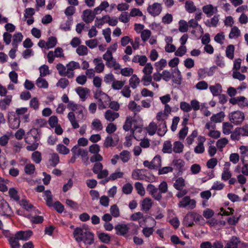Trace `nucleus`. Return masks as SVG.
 Here are the masks:
<instances>
[{"instance_id": "19", "label": "nucleus", "mask_w": 248, "mask_h": 248, "mask_svg": "<svg viewBox=\"0 0 248 248\" xmlns=\"http://www.w3.org/2000/svg\"><path fill=\"white\" fill-rule=\"evenodd\" d=\"M93 63L95 65V70L97 73H101L103 71L105 67L101 58H95L93 60Z\"/></svg>"}, {"instance_id": "59", "label": "nucleus", "mask_w": 248, "mask_h": 248, "mask_svg": "<svg viewBox=\"0 0 248 248\" xmlns=\"http://www.w3.org/2000/svg\"><path fill=\"white\" fill-rule=\"evenodd\" d=\"M88 48L87 47L83 45L79 46L76 49L77 53L79 56H84L88 54Z\"/></svg>"}, {"instance_id": "30", "label": "nucleus", "mask_w": 248, "mask_h": 248, "mask_svg": "<svg viewBox=\"0 0 248 248\" xmlns=\"http://www.w3.org/2000/svg\"><path fill=\"white\" fill-rule=\"evenodd\" d=\"M152 206V200L149 198L144 199L142 202V210L147 212L149 211Z\"/></svg>"}, {"instance_id": "47", "label": "nucleus", "mask_w": 248, "mask_h": 248, "mask_svg": "<svg viewBox=\"0 0 248 248\" xmlns=\"http://www.w3.org/2000/svg\"><path fill=\"white\" fill-rule=\"evenodd\" d=\"M60 159L58 155L56 153H54L51 155V158L49 159V162L50 165L52 167H55L59 162Z\"/></svg>"}, {"instance_id": "22", "label": "nucleus", "mask_w": 248, "mask_h": 248, "mask_svg": "<svg viewBox=\"0 0 248 248\" xmlns=\"http://www.w3.org/2000/svg\"><path fill=\"white\" fill-rule=\"evenodd\" d=\"M23 36L21 33L18 32L14 34L12 45L14 48H17L18 44L21 42L23 39Z\"/></svg>"}, {"instance_id": "37", "label": "nucleus", "mask_w": 248, "mask_h": 248, "mask_svg": "<svg viewBox=\"0 0 248 248\" xmlns=\"http://www.w3.org/2000/svg\"><path fill=\"white\" fill-rule=\"evenodd\" d=\"M20 205L28 211L35 208L34 206L29 202V201L26 199H22L19 201Z\"/></svg>"}, {"instance_id": "5", "label": "nucleus", "mask_w": 248, "mask_h": 248, "mask_svg": "<svg viewBox=\"0 0 248 248\" xmlns=\"http://www.w3.org/2000/svg\"><path fill=\"white\" fill-rule=\"evenodd\" d=\"M178 205L180 208L193 209L196 206V202L194 199H191L189 196H186L178 202Z\"/></svg>"}, {"instance_id": "48", "label": "nucleus", "mask_w": 248, "mask_h": 248, "mask_svg": "<svg viewBox=\"0 0 248 248\" xmlns=\"http://www.w3.org/2000/svg\"><path fill=\"white\" fill-rule=\"evenodd\" d=\"M135 187L137 191V193L141 196L145 195V191L142 183L140 182H136L135 184Z\"/></svg>"}, {"instance_id": "6", "label": "nucleus", "mask_w": 248, "mask_h": 248, "mask_svg": "<svg viewBox=\"0 0 248 248\" xmlns=\"http://www.w3.org/2000/svg\"><path fill=\"white\" fill-rule=\"evenodd\" d=\"M147 191L156 200L160 201L162 199V195L158 189L152 184H148L147 186Z\"/></svg>"}, {"instance_id": "54", "label": "nucleus", "mask_w": 248, "mask_h": 248, "mask_svg": "<svg viewBox=\"0 0 248 248\" xmlns=\"http://www.w3.org/2000/svg\"><path fill=\"white\" fill-rule=\"evenodd\" d=\"M110 212L111 215L115 217L120 216V210L116 204H113L110 208Z\"/></svg>"}, {"instance_id": "24", "label": "nucleus", "mask_w": 248, "mask_h": 248, "mask_svg": "<svg viewBox=\"0 0 248 248\" xmlns=\"http://www.w3.org/2000/svg\"><path fill=\"white\" fill-rule=\"evenodd\" d=\"M171 78L174 83L176 84H180L182 77L181 72L177 68L173 70Z\"/></svg>"}, {"instance_id": "50", "label": "nucleus", "mask_w": 248, "mask_h": 248, "mask_svg": "<svg viewBox=\"0 0 248 248\" xmlns=\"http://www.w3.org/2000/svg\"><path fill=\"white\" fill-rule=\"evenodd\" d=\"M125 81L115 80L112 83L111 87L114 90H119L124 86Z\"/></svg>"}, {"instance_id": "29", "label": "nucleus", "mask_w": 248, "mask_h": 248, "mask_svg": "<svg viewBox=\"0 0 248 248\" xmlns=\"http://www.w3.org/2000/svg\"><path fill=\"white\" fill-rule=\"evenodd\" d=\"M129 85L133 89H136L140 83V79L135 74L133 75L129 79Z\"/></svg>"}, {"instance_id": "12", "label": "nucleus", "mask_w": 248, "mask_h": 248, "mask_svg": "<svg viewBox=\"0 0 248 248\" xmlns=\"http://www.w3.org/2000/svg\"><path fill=\"white\" fill-rule=\"evenodd\" d=\"M12 95H8L0 100V109L1 110H5L8 108L12 102Z\"/></svg>"}, {"instance_id": "25", "label": "nucleus", "mask_w": 248, "mask_h": 248, "mask_svg": "<svg viewBox=\"0 0 248 248\" xmlns=\"http://www.w3.org/2000/svg\"><path fill=\"white\" fill-rule=\"evenodd\" d=\"M224 117V113L222 111H221L212 115L210 118V120L211 121L216 123H221L223 120Z\"/></svg>"}, {"instance_id": "13", "label": "nucleus", "mask_w": 248, "mask_h": 248, "mask_svg": "<svg viewBox=\"0 0 248 248\" xmlns=\"http://www.w3.org/2000/svg\"><path fill=\"white\" fill-rule=\"evenodd\" d=\"M32 232L30 230L27 231H19L17 232L15 236L19 240L26 241L28 240L32 235Z\"/></svg>"}, {"instance_id": "33", "label": "nucleus", "mask_w": 248, "mask_h": 248, "mask_svg": "<svg viewBox=\"0 0 248 248\" xmlns=\"http://www.w3.org/2000/svg\"><path fill=\"white\" fill-rule=\"evenodd\" d=\"M172 165L173 166V169L180 172L181 171L182 168L184 166V162L181 159L174 160L172 162Z\"/></svg>"}, {"instance_id": "64", "label": "nucleus", "mask_w": 248, "mask_h": 248, "mask_svg": "<svg viewBox=\"0 0 248 248\" xmlns=\"http://www.w3.org/2000/svg\"><path fill=\"white\" fill-rule=\"evenodd\" d=\"M154 169L159 168L161 165V158L159 155H156L152 160Z\"/></svg>"}, {"instance_id": "36", "label": "nucleus", "mask_w": 248, "mask_h": 248, "mask_svg": "<svg viewBox=\"0 0 248 248\" xmlns=\"http://www.w3.org/2000/svg\"><path fill=\"white\" fill-rule=\"evenodd\" d=\"M184 145L180 141H177L173 143V151L175 153L180 154L183 151Z\"/></svg>"}, {"instance_id": "34", "label": "nucleus", "mask_w": 248, "mask_h": 248, "mask_svg": "<svg viewBox=\"0 0 248 248\" xmlns=\"http://www.w3.org/2000/svg\"><path fill=\"white\" fill-rule=\"evenodd\" d=\"M233 128L232 124L229 122H224L222 125L223 133L225 135H229L232 133V130Z\"/></svg>"}, {"instance_id": "15", "label": "nucleus", "mask_w": 248, "mask_h": 248, "mask_svg": "<svg viewBox=\"0 0 248 248\" xmlns=\"http://www.w3.org/2000/svg\"><path fill=\"white\" fill-rule=\"evenodd\" d=\"M214 74L213 67L210 69L207 68L200 69L198 72V74L200 78H204L206 76H212Z\"/></svg>"}, {"instance_id": "23", "label": "nucleus", "mask_w": 248, "mask_h": 248, "mask_svg": "<svg viewBox=\"0 0 248 248\" xmlns=\"http://www.w3.org/2000/svg\"><path fill=\"white\" fill-rule=\"evenodd\" d=\"M209 89L213 96H218L222 92V87L219 83L214 86H210Z\"/></svg>"}, {"instance_id": "42", "label": "nucleus", "mask_w": 248, "mask_h": 248, "mask_svg": "<svg viewBox=\"0 0 248 248\" xmlns=\"http://www.w3.org/2000/svg\"><path fill=\"white\" fill-rule=\"evenodd\" d=\"M142 170L139 169L134 170L132 172V178L134 180H143L144 175L140 173Z\"/></svg>"}, {"instance_id": "10", "label": "nucleus", "mask_w": 248, "mask_h": 248, "mask_svg": "<svg viewBox=\"0 0 248 248\" xmlns=\"http://www.w3.org/2000/svg\"><path fill=\"white\" fill-rule=\"evenodd\" d=\"M66 67L68 72V78H72L74 76L73 71L76 69H79L80 67L78 62L71 61L66 64Z\"/></svg>"}, {"instance_id": "28", "label": "nucleus", "mask_w": 248, "mask_h": 248, "mask_svg": "<svg viewBox=\"0 0 248 248\" xmlns=\"http://www.w3.org/2000/svg\"><path fill=\"white\" fill-rule=\"evenodd\" d=\"M172 151L171 142L170 140L165 141L163 144L162 151L165 154H171Z\"/></svg>"}, {"instance_id": "2", "label": "nucleus", "mask_w": 248, "mask_h": 248, "mask_svg": "<svg viewBox=\"0 0 248 248\" xmlns=\"http://www.w3.org/2000/svg\"><path fill=\"white\" fill-rule=\"evenodd\" d=\"M80 106V105L77 104L72 101H70L67 105V108L72 110V111L68 113L67 118L74 129H77L79 127L78 121L76 120L73 111L77 110Z\"/></svg>"}, {"instance_id": "44", "label": "nucleus", "mask_w": 248, "mask_h": 248, "mask_svg": "<svg viewBox=\"0 0 248 248\" xmlns=\"http://www.w3.org/2000/svg\"><path fill=\"white\" fill-rule=\"evenodd\" d=\"M185 8L186 10L189 13H192L196 11V7L194 5L193 1H186L185 3Z\"/></svg>"}, {"instance_id": "45", "label": "nucleus", "mask_w": 248, "mask_h": 248, "mask_svg": "<svg viewBox=\"0 0 248 248\" xmlns=\"http://www.w3.org/2000/svg\"><path fill=\"white\" fill-rule=\"evenodd\" d=\"M36 84L38 87L40 88H47L48 86L47 81L41 77L37 78Z\"/></svg>"}, {"instance_id": "21", "label": "nucleus", "mask_w": 248, "mask_h": 248, "mask_svg": "<svg viewBox=\"0 0 248 248\" xmlns=\"http://www.w3.org/2000/svg\"><path fill=\"white\" fill-rule=\"evenodd\" d=\"M76 91L82 101H84L86 98V94L89 92V90L86 88L79 87L76 89Z\"/></svg>"}, {"instance_id": "60", "label": "nucleus", "mask_w": 248, "mask_h": 248, "mask_svg": "<svg viewBox=\"0 0 248 248\" xmlns=\"http://www.w3.org/2000/svg\"><path fill=\"white\" fill-rule=\"evenodd\" d=\"M69 82L67 79L63 78H60L57 83V86L60 87L62 89H65L68 85Z\"/></svg>"}, {"instance_id": "52", "label": "nucleus", "mask_w": 248, "mask_h": 248, "mask_svg": "<svg viewBox=\"0 0 248 248\" xmlns=\"http://www.w3.org/2000/svg\"><path fill=\"white\" fill-rule=\"evenodd\" d=\"M98 236L100 240L104 243H108L110 240V237L107 233L101 232L98 233Z\"/></svg>"}, {"instance_id": "11", "label": "nucleus", "mask_w": 248, "mask_h": 248, "mask_svg": "<svg viewBox=\"0 0 248 248\" xmlns=\"http://www.w3.org/2000/svg\"><path fill=\"white\" fill-rule=\"evenodd\" d=\"M95 15L94 11L93 12L90 9L85 10L83 12V20L86 23H91L93 20Z\"/></svg>"}, {"instance_id": "27", "label": "nucleus", "mask_w": 248, "mask_h": 248, "mask_svg": "<svg viewBox=\"0 0 248 248\" xmlns=\"http://www.w3.org/2000/svg\"><path fill=\"white\" fill-rule=\"evenodd\" d=\"M44 196L46 197L45 200L46 202V204L49 207H52V195L49 190L44 191Z\"/></svg>"}, {"instance_id": "14", "label": "nucleus", "mask_w": 248, "mask_h": 248, "mask_svg": "<svg viewBox=\"0 0 248 248\" xmlns=\"http://www.w3.org/2000/svg\"><path fill=\"white\" fill-rule=\"evenodd\" d=\"M104 116L108 121L112 122L119 117V114L118 112L108 109L105 112Z\"/></svg>"}, {"instance_id": "40", "label": "nucleus", "mask_w": 248, "mask_h": 248, "mask_svg": "<svg viewBox=\"0 0 248 248\" xmlns=\"http://www.w3.org/2000/svg\"><path fill=\"white\" fill-rule=\"evenodd\" d=\"M109 6L108 1H104L101 3L100 5L94 9V12L96 14H100L102 11L105 10L106 8Z\"/></svg>"}, {"instance_id": "35", "label": "nucleus", "mask_w": 248, "mask_h": 248, "mask_svg": "<svg viewBox=\"0 0 248 248\" xmlns=\"http://www.w3.org/2000/svg\"><path fill=\"white\" fill-rule=\"evenodd\" d=\"M57 69L58 70L59 74L61 76L68 77V72L66 66H64L62 64L59 63L56 65Z\"/></svg>"}, {"instance_id": "55", "label": "nucleus", "mask_w": 248, "mask_h": 248, "mask_svg": "<svg viewBox=\"0 0 248 248\" xmlns=\"http://www.w3.org/2000/svg\"><path fill=\"white\" fill-rule=\"evenodd\" d=\"M27 217L30 219L31 222L35 224L41 223L44 220V218L42 216H31L30 215H29L27 216Z\"/></svg>"}, {"instance_id": "17", "label": "nucleus", "mask_w": 248, "mask_h": 248, "mask_svg": "<svg viewBox=\"0 0 248 248\" xmlns=\"http://www.w3.org/2000/svg\"><path fill=\"white\" fill-rule=\"evenodd\" d=\"M202 10L208 17H210L217 12V8L214 7L212 4H208L204 6Z\"/></svg>"}, {"instance_id": "58", "label": "nucleus", "mask_w": 248, "mask_h": 248, "mask_svg": "<svg viewBox=\"0 0 248 248\" xmlns=\"http://www.w3.org/2000/svg\"><path fill=\"white\" fill-rule=\"evenodd\" d=\"M228 143V140L227 139L224 138L218 140L216 143V145L217 148L221 150Z\"/></svg>"}, {"instance_id": "20", "label": "nucleus", "mask_w": 248, "mask_h": 248, "mask_svg": "<svg viewBox=\"0 0 248 248\" xmlns=\"http://www.w3.org/2000/svg\"><path fill=\"white\" fill-rule=\"evenodd\" d=\"M8 122L9 124V126L12 129H17L20 125V121L19 118L15 117L14 118H8Z\"/></svg>"}, {"instance_id": "49", "label": "nucleus", "mask_w": 248, "mask_h": 248, "mask_svg": "<svg viewBox=\"0 0 248 248\" xmlns=\"http://www.w3.org/2000/svg\"><path fill=\"white\" fill-rule=\"evenodd\" d=\"M119 155L124 163L127 162L130 159V153L127 150L123 151Z\"/></svg>"}, {"instance_id": "4", "label": "nucleus", "mask_w": 248, "mask_h": 248, "mask_svg": "<svg viewBox=\"0 0 248 248\" xmlns=\"http://www.w3.org/2000/svg\"><path fill=\"white\" fill-rule=\"evenodd\" d=\"M30 132L31 134H33L34 135H31V137L34 139V142L31 144L30 142L28 141V139L30 137V136H28V137L25 139V141L26 143L30 145L26 147V149L28 151H35L38 147L39 143L36 142L39 140L40 137L37 136V134H38L39 133L38 130L37 129L34 128L31 129Z\"/></svg>"}, {"instance_id": "63", "label": "nucleus", "mask_w": 248, "mask_h": 248, "mask_svg": "<svg viewBox=\"0 0 248 248\" xmlns=\"http://www.w3.org/2000/svg\"><path fill=\"white\" fill-rule=\"evenodd\" d=\"M240 35V31L237 27H233L229 34V37L232 39L234 37H238Z\"/></svg>"}, {"instance_id": "3", "label": "nucleus", "mask_w": 248, "mask_h": 248, "mask_svg": "<svg viewBox=\"0 0 248 248\" xmlns=\"http://www.w3.org/2000/svg\"><path fill=\"white\" fill-rule=\"evenodd\" d=\"M228 117L231 123H233L235 125L241 124L245 119L244 113L239 110L230 113Z\"/></svg>"}, {"instance_id": "32", "label": "nucleus", "mask_w": 248, "mask_h": 248, "mask_svg": "<svg viewBox=\"0 0 248 248\" xmlns=\"http://www.w3.org/2000/svg\"><path fill=\"white\" fill-rule=\"evenodd\" d=\"M185 186V180L182 177L177 178L173 184L174 187L177 190H181Z\"/></svg>"}, {"instance_id": "9", "label": "nucleus", "mask_w": 248, "mask_h": 248, "mask_svg": "<svg viewBox=\"0 0 248 248\" xmlns=\"http://www.w3.org/2000/svg\"><path fill=\"white\" fill-rule=\"evenodd\" d=\"M131 224H118L114 227V229L116 230V234L119 235L124 236L126 234L130 229L129 226L131 225Z\"/></svg>"}, {"instance_id": "61", "label": "nucleus", "mask_w": 248, "mask_h": 248, "mask_svg": "<svg viewBox=\"0 0 248 248\" xmlns=\"http://www.w3.org/2000/svg\"><path fill=\"white\" fill-rule=\"evenodd\" d=\"M188 24L187 22L184 20H181L179 21V30L181 32H186L188 30Z\"/></svg>"}, {"instance_id": "38", "label": "nucleus", "mask_w": 248, "mask_h": 248, "mask_svg": "<svg viewBox=\"0 0 248 248\" xmlns=\"http://www.w3.org/2000/svg\"><path fill=\"white\" fill-rule=\"evenodd\" d=\"M92 126L93 130L99 131L102 130L103 126L100 120L95 119L92 123Z\"/></svg>"}, {"instance_id": "43", "label": "nucleus", "mask_w": 248, "mask_h": 248, "mask_svg": "<svg viewBox=\"0 0 248 248\" xmlns=\"http://www.w3.org/2000/svg\"><path fill=\"white\" fill-rule=\"evenodd\" d=\"M167 61L164 59H161L159 61L155 63V67L156 71L159 72L167 66Z\"/></svg>"}, {"instance_id": "56", "label": "nucleus", "mask_w": 248, "mask_h": 248, "mask_svg": "<svg viewBox=\"0 0 248 248\" xmlns=\"http://www.w3.org/2000/svg\"><path fill=\"white\" fill-rule=\"evenodd\" d=\"M241 160L243 165L241 169V172L244 175L248 176V160L244 159L243 157Z\"/></svg>"}, {"instance_id": "57", "label": "nucleus", "mask_w": 248, "mask_h": 248, "mask_svg": "<svg viewBox=\"0 0 248 248\" xmlns=\"http://www.w3.org/2000/svg\"><path fill=\"white\" fill-rule=\"evenodd\" d=\"M18 240L16 236L15 237H12L9 239V244L12 248H19L20 244L18 241Z\"/></svg>"}, {"instance_id": "39", "label": "nucleus", "mask_w": 248, "mask_h": 248, "mask_svg": "<svg viewBox=\"0 0 248 248\" xmlns=\"http://www.w3.org/2000/svg\"><path fill=\"white\" fill-rule=\"evenodd\" d=\"M106 65L109 68L113 67L115 70H119L121 68L120 65L117 62L116 60L112 58V60H109L106 62Z\"/></svg>"}, {"instance_id": "1", "label": "nucleus", "mask_w": 248, "mask_h": 248, "mask_svg": "<svg viewBox=\"0 0 248 248\" xmlns=\"http://www.w3.org/2000/svg\"><path fill=\"white\" fill-rule=\"evenodd\" d=\"M73 235L78 242L83 241L85 244L89 245L94 242V235L88 231L87 228H76L74 231Z\"/></svg>"}, {"instance_id": "41", "label": "nucleus", "mask_w": 248, "mask_h": 248, "mask_svg": "<svg viewBox=\"0 0 248 248\" xmlns=\"http://www.w3.org/2000/svg\"><path fill=\"white\" fill-rule=\"evenodd\" d=\"M234 46L232 45H230L226 47V55L227 57L231 60L234 58Z\"/></svg>"}, {"instance_id": "62", "label": "nucleus", "mask_w": 248, "mask_h": 248, "mask_svg": "<svg viewBox=\"0 0 248 248\" xmlns=\"http://www.w3.org/2000/svg\"><path fill=\"white\" fill-rule=\"evenodd\" d=\"M133 189V186L131 184L126 183L123 186L122 191L124 193L128 195L132 193Z\"/></svg>"}, {"instance_id": "46", "label": "nucleus", "mask_w": 248, "mask_h": 248, "mask_svg": "<svg viewBox=\"0 0 248 248\" xmlns=\"http://www.w3.org/2000/svg\"><path fill=\"white\" fill-rule=\"evenodd\" d=\"M157 130V124L155 123V122L151 123L147 128V130L149 135L151 136L154 135L155 133Z\"/></svg>"}, {"instance_id": "51", "label": "nucleus", "mask_w": 248, "mask_h": 248, "mask_svg": "<svg viewBox=\"0 0 248 248\" xmlns=\"http://www.w3.org/2000/svg\"><path fill=\"white\" fill-rule=\"evenodd\" d=\"M57 151L61 154L67 155L69 154V149L63 144H59L56 147Z\"/></svg>"}, {"instance_id": "26", "label": "nucleus", "mask_w": 248, "mask_h": 248, "mask_svg": "<svg viewBox=\"0 0 248 248\" xmlns=\"http://www.w3.org/2000/svg\"><path fill=\"white\" fill-rule=\"evenodd\" d=\"M167 131L166 122H161L157 126V133L160 136H163Z\"/></svg>"}, {"instance_id": "31", "label": "nucleus", "mask_w": 248, "mask_h": 248, "mask_svg": "<svg viewBox=\"0 0 248 248\" xmlns=\"http://www.w3.org/2000/svg\"><path fill=\"white\" fill-rule=\"evenodd\" d=\"M118 141V140H117L116 142H115L111 136H107L105 139L103 145L105 148L113 147L117 145Z\"/></svg>"}, {"instance_id": "16", "label": "nucleus", "mask_w": 248, "mask_h": 248, "mask_svg": "<svg viewBox=\"0 0 248 248\" xmlns=\"http://www.w3.org/2000/svg\"><path fill=\"white\" fill-rule=\"evenodd\" d=\"M194 221L193 212H189L185 217L183 224L186 226H192L194 225Z\"/></svg>"}, {"instance_id": "53", "label": "nucleus", "mask_w": 248, "mask_h": 248, "mask_svg": "<svg viewBox=\"0 0 248 248\" xmlns=\"http://www.w3.org/2000/svg\"><path fill=\"white\" fill-rule=\"evenodd\" d=\"M57 43V40L55 37H50L46 42V47H47V48H52L56 45Z\"/></svg>"}, {"instance_id": "8", "label": "nucleus", "mask_w": 248, "mask_h": 248, "mask_svg": "<svg viewBox=\"0 0 248 248\" xmlns=\"http://www.w3.org/2000/svg\"><path fill=\"white\" fill-rule=\"evenodd\" d=\"M162 6L160 3L155 2L147 8L148 13L153 16H158L162 11Z\"/></svg>"}, {"instance_id": "18", "label": "nucleus", "mask_w": 248, "mask_h": 248, "mask_svg": "<svg viewBox=\"0 0 248 248\" xmlns=\"http://www.w3.org/2000/svg\"><path fill=\"white\" fill-rule=\"evenodd\" d=\"M240 242V241L238 237L233 236L226 244L224 248H237L238 244Z\"/></svg>"}, {"instance_id": "7", "label": "nucleus", "mask_w": 248, "mask_h": 248, "mask_svg": "<svg viewBox=\"0 0 248 248\" xmlns=\"http://www.w3.org/2000/svg\"><path fill=\"white\" fill-rule=\"evenodd\" d=\"M13 213L12 209L5 200H2L0 204V214L2 216L10 217Z\"/></svg>"}]
</instances>
